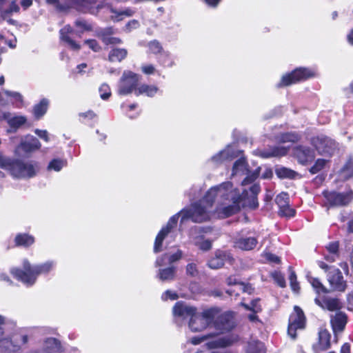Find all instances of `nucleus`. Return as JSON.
Masks as SVG:
<instances>
[{
  "label": "nucleus",
  "instance_id": "1",
  "mask_svg": "<svg viewBox=\"0 0 353 353\" xmlns=\"http://www.w3.org/2000/svg\"><path fill=\"white\" fill-rule=\"evenodd\" d=\"M247 194L245 190H240L230 181L212 186L199 202L170 217L155 239L154 252L157 253L162 250L163 240L176 225L180 215L181 222L188 219L196 223L207 221L212 217L225 219L240 211Z\"/></svg>",
  "mask_w": 353,
  "mask_h": 353
},
{
  "label": "nucleus",
  "instance_id": "2",
  "mask_svg": "<svg viewBox=\"0 0 353 353\" xmlns=\"http://www.w3.org/2000/svg\"><path fill=\"white\" fill-rule=\"evenodd\" d=\"M0 168L8 171L14 179L25 180L35 177L40 170L39 163L35 160L10 158L1 152ZM1 174L0 171V176Z\"/></svg>",
  "mask_w": 353,
  "mask_h": 353
},
{
  "label": "nucleus",
  "instance_id": "3",
  "mask_svg": "<svg viewBox=\"0 0 353 353\" xmlns=\"http://www.w3.org/2000/svg\"><path fill=\"white\" fill-rule=\"evenodd\" d=\"M56 264L55 261L50 260L39 264L32 265L28 259H23L22 268H12L10 269V274L26 286H32L40 274H49L54 269Z\"/></svg>",
  "mask_w": 353,
  "mask_h": 353
},
{
  "label": "nucleus",
  "instance_id": "4",
  "mask_svg": "<svg viewBox=\"0 0 353 353\" xmlns=\"http://www.w3.org/2000/svg\"><path fill=\"white\" fill-rule=\"evenodd\" d=\"M28 341V335L21 329L14 330L9 334H6L5 330H0V350L3 352L17 353Z\"/></svg>",
  "mask_w": 353,
  "mask_h": 353
},
{
  "label": "nucleus",
  "instance_id": "5",
  "mask_svg": "<svg viewBox=\"0 0 353 353\" xmlns=\"http://www.w3.org/2000/svg\"><path fill=\"white\" fill-rule=\"evenodd\" d=\"M216 314V309L210 308L198 312L197 310L193 314L188 321V329L192 332H200L205 330L212 325Z\"/></svg>",
  "mask_w": 353,
  "mask_h": 353
},
{
  "label": "nucleus",
  "instance_id": "6",
  "mask_svg": "<svg viewBox=\"0 0 353 353\" xmlns=\"http://www.w3.org/2000/svg\"><path fill=\"white\" fill-rule=\"evenodd\" d=\"M324 205L327 208H340L347 205L353 199V192L347 188L343 192L335 190L323 192Z\"/></svg>",
  "mask_w": 353,
  "mask_h": 353
},
{
  "label": "nucleus",
  "instance_id": "7",
  "mask_svg": "<svg viewBox=\"0 0 353 353\" xmlns=\"http://www.w3.org/2000/svg\"><path fill=\"white\" fill-rule=\"evenodd\" d=\"M76 26L81 29V31L74 30L70 26H65L60 30V37L61 41L67 43V45L74 50L80 49V46L74 40V36L81 37V33L85 30H89L90 26L84 20H77Z\"/></svg>",
  "mask_w": 353,
  "mask_h": 353
},
{
  "label": "nucleus",
  "instance_id": "8",
  "mask_svg": "<svg viewBox=\"0 0 353 353\" xmlns=\"http://www.w3.org/2000/svg\"><path fill=\"white\" fill-rule=\"evenodd\" d=\"M314 76V72L307 68H298L290 73L282 76L280 81L276 84L277 88L289 86L293 83L305 81Z\"/></svg>",
  "mask_w": 353,
  "mask_h": 353
},
{
  "label": "nucleus",
  "instance_id": "9",
  "mask_svg": "<svg viewBox=\"0 0 353 353\" xmlns=\"http://www.w3.org/2000/svg\"><path fill=\"white\" fill-rule=\"evenodd\" d=\"M140 76L132 71L125 70L118 83L117 93L119 95H128L137 88Z\"/></svg>",
  "mask_w": 353,
  "mask_h": 353
},
{
  "label": "nucleus",
  "instance_id": "10",
  "mask_svg": "<svg viewBox=\"0 0 353 353\" xmlns=\"http://www.w3.org/2000/svg\"><path fill=\"white\" fill-rule=\"evenodd\" d=\"M41 147V143L38 139L32 135L27 134L21 137L19 144L14 150V154L20 157L23 152L24 154H30L39 150Z\"/></svg>",
  "mask_w": 353,
  "mask_h": 353
},
{
  "label": "nucleus",
  "instance_id": "11",
  "mask_svg": "<svg viewBox=\"0 0 353 353\" xmlns=\"http://www.w3.org/2000/svg\"><path fill=\"white\" fill-rule=\"evenodd\" d=\"M260 168H257L254 172H250L248 168L247 163L243 158L237 160L232 168V176L246 175L242 181V185H245L254 181L259 176Z\"/></svg>",
  "mask_w": 353,
  "mask_h": 353
},
{
  "label": "nucleus",
  "instance_id": "12",
  "mask_svg": "<svg viewBox=\"0 0 353 353\" xmlns=\"http://www.w3.org/2000/svg\"><path fill=\"white\" fill-rule=\"evenodd\" d=\"M305 317L303 312L299 306H294V312L289 318L288 333L289 336L294 339L296 336V332L305 327Z\"/></svg>",
  "mask_w": 353,
  "mask_h": 353
},
{
  "label": "nucleus",
  "instance_id": "13",
  "mask_svg": "<svg viewBox=\"0 0 353 353\" xmlns=\"http://www.w3.org/2000/svg\"><path fill=\"white\" fill-rule=\"evenodd\" d=\"M312 144L322 155H332L337 148V144L330 138L320 135L312 139Z\"/></svg>",
  "mask_w": 353,
  "mask_h": 353
},
{
  "label": "nucleus",
  "instance_id": "14",
  "mask_svg": "<svg viewBox=\"0 0 353 353\" xmlns=\"http://www.w3.org/2000/svg\"><path fill=\"white\" fill-rule=\"evenodd\" d=\"M218 310L215 318L212 321L214 327L219 332H228L235 326L234 313L233 312H225L217 316Z\"/></svg>",
  "mask_w": 353,
  "mask_h": 353
},
{
  "label": "nucleus",
  "instance_id": "15",
  "mask_svg": "<svg viewBox=\"0 0 353 353\" xmlns=\"http://www.w3.org/2000/svg\"><path fill=\"white\" fill-rule=\"evenodd\" d=\"M62 351L61 341L54 337L46 338L39 345L31 348L26 353H54Z\"/></svg>",
  "mask_w": 353,
  "mask_h": 353
},
{
  "label": "nucleus",
  "instance_id": "16",
  "mask_svg": "<svg viewBox=\"0 0 353 353\" xmlns=\"http://www.w3.org/2000/svg\"><path fill=\"white\" fill-rule=\"evenodd\" d=\"M239 341L238 335L235 334H231L223 337L218 338L215 340L208 342L205 346L209 350L207 351H198L196 353H219L218 351H210V350L216 348H223L233 345L234 343ZM186 353V352H185Z\"/></svg>",
  "mask_w": 353,
  "mask_h": 353
},
{
  "label": "nucleus",
  "instance_id": "17",
  "mask_svg": "<svg viewBox=\"0 0 353 353\" xmlns=\"http://www.w3.org/2000/svg\"><path fill=\"white\" fill-rule=\"evenodd\" d=\"M196 311V307L183 301L176 302L172 309V313L176 321L187 319H190Z\"/></svg>",
  "mask_w": 353,
  "mask_h": 353
},
{
  "label": "nucleus",
  "instance_id": "18",
  "mask_svg": "<svg viewBox=\"0 0 353 353\" xmlns=\"http://www.w3.org/2000/svg\"><path fill=\"white\" fill-rule=\"evenodd\" d=\"M237 153L233 145H228L224 150L212 157L209 160V163L214 165H218L225 161L231 160L237 157Z\"/></svg>",
  "mask_w": 353,
  "mask_h": 353
},
{
  "label": "nucleus",
  "instance_id": "19",
  "mask_svg": "<svg viewBox=\"0 0 353 353\" xmlns=\"http://www.w3.org/2000/svg\"><path fill=\"white\" fill-rule=\"evenodd\" d=\"M328 281L332 288L340 292L345 290L346 284L341 271L336 268H332L327 275Z\"/></svg>",
  "mask_w": 353,
  "mask_h": 353
},
{
  "label": "nucleus",
  "instance_id": "20",
  "mask_svg": "<svg viewBox=\"0 0 353 353\" xmlns=\"http://www.w3.org/2000/svg\"><path fill=\"white\" fill-rule=\"evenodd\" d=\"M233 258L230 253L219 250L215 256L208 261V266L211 269H219L224 265L225 261H232Z\"/></svg>",
  "mask_w": 353,
  "mask_h": 353
},
{
  "label": "nucleus",
  "instance_id": "21",
  "mask_svg": "<svg viewBox=\"0 0 353 353\" xmlns=\"http://www.w3.org/2000/svg\"><path fill=\"white\" fill-rule=\"evenodd\" d=\"M183 252L178 249L175 252H168L159 257H158L155 261V265L157 267L163 266L166 265H170L179 260L182 257Z\"/></svg>",
  "mask_w": 353,
  "mask_h": 353
},
{
  "label": "nucleus",
  "instance_id": "22",
  "mask_svg": "<svg viewBox=\"0 0 353 353\" xmlns=\"http://www.w3.org/2000/svg\"><path fill=\"white\" fill-rule=\"evenodd\" d=\"M330 321L333 332L336 335L344 330L347 323V316L343 312H336L334 316H331Z\"/></svg>",
  "mask_w": 353,
  "mask_h": 353
},
{
  "label": "nucleus",
  "instance_id": "23",
  "mask_svg": "<svg viewBox=\"0 0 353 353\" xmlns=\"http://www.w3.org/2000/svg\"><path fill=\"white\" fill-rule=\"evenodd\" d=\"M14 245L17 247L29 248L35 242V238L28 233H18L14 237Z\"/></svg>",
  "mask_w": 353,
  "mask_h": 353
},
{
  "label": "nucleus",
  "instance_id": "24",
  "mask_svg": "<svg viewBox=\"0 0 353 353\" xmlns=\"http://www.w3.org/2000/svg\"><path fill=\"white\" fill-rule=\"evenodd\" d=\"M294 155L297 157L300 163H305L314 158V153L307 147L299 146L294 150Z\"/></svg>",
  "mask_w": 353,
  "mask_h": 353
},
{
  "label": "nucleus",
  "instance_id": "25",
  "mask_svg": "<svg viewBox=\"0 0 353 353\" xmlns=\"http://www.w3.org/2000/svg\"><path fill=\"white\" fill-rule=\"evenodd\" d=\"M258 243L255 237L240 238L234 241L236 248L243 250H251L254 249Z\"/></svg>",
  "mask_w": 353,
  "mask_h": 353
},
{
  "label": "nucleus",
  "instance_id": "26",
  "mask_svg": "<svg viewBox=\"0 0 353 353\" xmlns=\"http://www.w3.org/2000/svg\"><path fill=\"white\" fill-rule=\"evenodd\" d=\"M110 12L111 20L117 22L123 20L125 17H132L134 14L135 11L130 8H127L123 10H117L114 8H111Z\"/></svg>",
  "mask_w": 353,
  "mask_h": 353
},
{
  "label": "nucleus",
  "instance_id": "27",
  "mask_svg": "<svg viewBox=\"0 0 353 353\" xmlns=\"http://www.w3.org/2000/svg\"><path fill=\"white\" fill-rule=\"evenodd\" d=\"M158 91V88L155 85L147 84H138L137 88L135 89V95H145L149 97H154Z\"/></svg>",
  "mask_w": 353,
  "mask_h": 353
},
{
  "label": "nucleus",
  "instance_id": "28",
  "mask_svg": "<svg viewBox=\"0 0 353 353\" xmlns=\"http://www.w3.org/2000/svg\"><path fill=\"white\" fill-rule=\"evenodd\" d=\"M5 120L7 121L9 126L14 129V131L15 132L26 123L27 118L23 115H15L10 117V114L9 113L8 118H6Z\"/></svg>",
  "mask_w": 353,
  "mask_h": 353
},
{
  "label": "nucleus",
  "instance_id": "29",
  "mask_svg": "<svg viewBox=\"0 0 353 353\" xmlns=\"http://www.w3.org/2000/svg\"><path fill=\"white\" fill-rule=\"evenodd\" d=\"M288 149L286 147L278 146L271 149L270 151H259V155L263 158L272 157H281L288 153Z\"/></svg>",
  "mask_w": 353,
  "mask_h": 353
},
{
  "label": "nucleus",
  "instance_id": "30",
  "mask_svg": "<svg viewBox=\"0 0 353 353\" xmlns=\"http://www.w3.org/2000/svg\"><path fill=\"white\" fill-rule=\"evenodd\" d=\"M112 34L113 30L111 28L103 30L101 32L100 36L101 37V39L104 43L109 45L119 44L121 43V40L119 38L112 37L111 34Z\"/></svg>",
  "mask_w": 353,
  "mask_h": 353
},
{
  "label": "nucleus",
  "instance_id": "31",
  "mask_svg": "<svg viewBox=\"0 0 353 353\" xmlns=\"http://www.w3.org/2000/svg\"><path fill=\"white\" fill-rule=\"evenodd\" d=\"M331 335L326 330H321L319 332V345L321 350H325L330 347Z\"/></svg>",
  "mask_w": 353,
  "mask_h": 353
},
{
  "label": "nucleus",
  "instance_id": "32",
  "mask_svg": "<svg viewBox=\"0 0 353 353\" xmlns=\"http://www.w3.org/2000/svg\"><path fill=\"white\" fill-rule=\"evenodd\" d=\"M159 63L165 68H172L176 65L175 57L169 52L163 51L159 57Z\"/></svg>",
  "mask_w": 353,
  "mask_h": 353
},
{
  "label": "nucleus",
  "instance_id": "33",
  "mask_svg": "<svg viewBox=\"0 0 353 353\" xmlns=\"http://www.w3.org/2000/svg\"><path fill=\"white\" fill-rule=\"evenodd\" d=\"M176 268L174 266L163 269H159L158 272V278L162 281H172L175 276Z\"/></svg>",
  "mask_w": 353,
  "mask_h": 353
},
{
  "label": "nucleus",
  "instance_id": "34",
  "mask_svg": "<svg viewBox=\"0 0 353 353\" xmlns=\"http://www.w3.org/2000/svg\"><path fill=\"white\" fill-rule=\"evenodd\" d=\"M341 180H348L353 177V161L349 159L339 172Z\"/></svg>",
  "mask_w": 353,
  "mask_h": 353
},
{
  "label": "nucleus",
  "instance_id": "35",
  "mask_svg": "<svg viewBox=\"0 0 353 353\" xmlns=\"http://www.w3.org/2000/svg\"><path fill=\"white\" fill-rule=\"evenodd\" d=\"M49 105V101L47 99H42L40 102L36 104L33 109V112L36 118L39 119L47 112Z\"/></svg>",
  "mask_w": 353,
  "mask_h": 353
},
{
  "label": "nucleus",
  "instance_id": "36",
  "mask_svg": "<svg viewBox=\"0 0 353 353\" xmlns=\"http://www.w3.org/2000/svg\"><path fill=\"white\" fill-rule=\"evenodd\" d=\"M199 228H195L192 230L190 234V238L192 239L194 244L199 247V248L203 251L209 250L212 248V242L209 240L201 241V239L199 237H194L193 232H196Z\"/></svg>",
  "mask_w": 353,
  "mask_h": 353
},
{
  "label": "nucleus",
  "instance_id": "37",
  "mask_svg": "<svg viewBox=\"0 0 353 353\" xmlns=\"http://www.w3.org/2000/svg\"><path fill=\"white\" fill-rule=\"evenodd\" d=\"M246 353H265V348L262 342L252 340L248 344Z\"/></svg>",
  "mask_w": 353,
  "mask_h": 353
},
{
  "label": "nucleus",
  "instance_id": "38",
  "mask_svg": "<svg viewBox=\"0 0 353 353\" xmlns=\"http://www.w3.org/2000/svg\"><path fill=\"white\" fill-rule=\"evenodd\" d=\"M127 50L124 48H114L109 54V60L112 62L121 61L127 56Z\"/></svg>",
  "mask_w": 353,
  "mask_h": 353
},
{
  "label": "nucleus",
  "instance_id": "39",
  "mask_svg": "<svg viewBox=\"0 0 353 353\" xmlns=\"http://www.w3.org/2000/svg\"><path fill=\"white\" fill-rule=\"evenodd\" d=\"M1 94L2 97L3 95L7 97L12 103L16 104L17 105L23 103V97L18 92L3 90Z\"/></svg>",
  "mask_w": 353,
  "mask_h": 353
},
{
  "label": "nucleus",
  "instance_id": "40",
  "mask_svg": "<svg viewBox=\"0 0 353 353\" xmlns=\"http://www.w3.org/2000/svg\"><path fill=\"white\" fill-rule=\"evenodd\" d=\"M67 165V161L62 159H54L50 161L48 165V170L59 172Z\"/></svg>",
  "mask_w": 353,
  "mask_h": 353
},
{
  "label": "nucleus",
  "instance_id": "41",
  "mask_svg": "<svg viewBox=\"0 0 353 353\" xmlns=\"http://www.w3.org/2000/svg\"><path fill=\"white\" fill-rule=\"evenodd\" d=\"M241 305L247 310L252 311L254 313H259L262 311V307L260 304V299H255L250 304L241 303Z\"/></svg>",
  "mask_w": 353,
  "mask_h": 353
},
{
  "label": "nucleus",
  "instance_id": "42",
  "mask_svg": "<svg viewBox=\"0 0 353 353\" xmlns=\"http://www.w3.org/2000/svg\"><path fill=\"white\" fill-rule=\"evenodd\" d=\"M47 1L54 5L60 10H65L70 7L75 6L73 3V0H67L65 3L62 2L63 0H47Z\"/></svg>",
  "mask_w": 353,
  "mask_h": 353
},
{
  "label": "nucleus",
  "instance_id": "43",
  "mask_svg": "<svg viewBox=\"0 0 353 353\" xmlns=\"http://www.w3.org/2000/svg\"><path fill=\"white\" fill-rule=\"evenodd\" d=\"M327 310L330 311H334L340 308V303L338 299H327L324 301V305Z\"/></svg>",
  "mask_w": 353,
  "mask_h": 353
},
{
  "label": "nucleus",
  "instance_id": "44",
  "mask_svg": "<svg viewBox=\"0 0 353 353\" xmlns=\"http://www.w3.org/2000/svg\"><path fill=\"white\" fill-rule=\"evenodd\" d=\"M148 48L149 52L154 54L162 53L163 52L162 46L157 40H153L149 42L148 43Z\"/></svg>",
  "mask_w": 353,
  "mask_h": 353
},
{
  "label": "nucleus",
  "instance_id": "45",
  "mask_svg": "<svg viewBox=\"0 0 353 353\" xmlns=\"http://www.w3.org/2000/svg\"><path fill=\"white\" fill-rule=\"evenodd\" d=\"M276 175L279 178H289L292 179L294 177L296 173L292 170L286 168H280L276 170Z\"/></svg>",
  "mask_w": 353,
  "mask_h": 353
},
{
  "label": "nucleus",
  "instance_id": "46",
  "mask_svg": "<svg viewBox=\"0 0 353 353\" xmlns=\"http://www.w3.org/2000/svg\"><path fill=\"white\" fill-rule=\"evenodd\" d=\"M327 161L322 159H319L315 162L314 165L310 168V172L316 174L322 170L326 165Z\"/></svg>",
  "mask_w": 353,
  "mask_h": 353
},
{
  "label": "nucleus",
  "instance_id": "47",
  "mask_svg": "<svg viewBox=\"0 0 353 353\" xmlns=\"http://www.w3.org/2000/svg\"><path fill=\"white\" fill-rule=\"evenodd\" d=\"M309 281L312 285V287L316 290L317 293L327 292L325 288L323 285V284L320 282V281L316 278H310L309 279Z\"/></svg>",
  "mask_w": 353,
  "mask_h": 353
},
{
  "label": "nucleus",
  "instance_id": "48",
  "mask_svg": "<svg viewBox=\"0 0 353 353\" xmlns=\"http://www.w3.org/2000/svg\"><path fill=\"white\" fill-rule=\"evenodd\" d=\"M299 137L296 133L288 132L281 134L280 141L282 142H296L299 140Z\"/></svg>",
  "mask_w": 353,
  "mask_h": 353
},
{
  "label": "nucleus",
  "instance_id": "49",
  "mask_svg": "<svg viewBox=\"0 0 353 353\" xmlns=\"http://www.w3.org/2000/svg\"><path fill=\"white\" fill-rule=\"evenodd\" d=\"M19 11V6L15 1H12L8 9L1 12V16L5 19L8 14Z\"/></svg>",
  "mask_w": 353,
  "mask_h": 353
},
{
  "label": "nucleus",
  "instance_id": "50",
  "mask_svg": "<svg viewBox=\"0 0 353 353\" xmlns=\"http://www.w3.org/2000/svg\"><path fill=\"white\" fill-rule=\"evenodd\" d=\"M289 197L286 193L282 192L276 196L275 199V201L279 208H284L287 204H288Z\"/></svg>",
  "mask_w": 353,
  "mask_h": 353
},
{
  "label": "nucleus",
  "instance_id": "51",
  "mask_svg": "<svg viewBox=\"0 0 353 353\" xmlns=\"http://www.w3.org/2000/svg\"><path fill=\"white\" fill-rule=\"evenodd\" d=\"M289 270L290 272L289 279L290 282L291 288L294 292H298L299 290V286L296 281V275L295 272L292 270L291 267H289Z\"/></svg>",
  "mask_w": 353,
  "mask_h": 353
},
{
  "label": "nucleus",
  "instance_id": "52",
  "mask_svg": "<svg viewBox=\"0 0 353 353\" xmlns=\"http://www.w3.org/2000/svg\"><path fill=\"white\" fill-rule=\"evenodd\" d=\"M100 97L102 99L106 100L111 95V91L108 84L103 83L99 88Z\"/></svg>",
  "mask_w": 353,
  "mask_h": 353
},
{
  "label": "nucleus",
  "instance_id": "53",
  "mask_svg": "<svg viewBox=\"0 0 353 353\" xmlns=\"http://www.w3.org/2000/svg\"><path fill=\"white\" fill-rule=\"evenodd\" d=\"M279 214L281 216L286 217H292L295 214V210L287 204L284 208H279Z\"/></svg>",
  "mask_w": 353,
  "mask_h": 353
},
{
  "label": "nucleus",
  "instance_id": "54",
  "mask_svg": "<svg viewBox=\"0 0 353 353\" xmlns=\"http://www.w3.org/2000/svg\"><path fill=\"white\" fill-rule=\"evenodd\" d=\"M272 278L276 283L281 288L285 286V281L284 276L279 272H274L272 274Z\"/></svg>",
  "mask_w": 353,
  "mask_h": 353
},
{
  "label": "nucleus",
  "instance_id": "55",
  "mask_svg": "<svg viewBox=\"0 0 353 353\" xmlns=\"http://www.w3.org/2000/svg\"><path fill=\"white\" fill-rule=\"evenodd\" d=\"M236 292L235 293L236 296L239 295V291H242L244 292H248V294H251L253 289L252 286L249 284H245L243 283H239L236 285Z\"/></svg>",
  "mask_w": 353,
  "mask_h": 353
},
{
  "label": "nucleus",
  "instance_id": "56",
  "mask_svg": "<svg viewBox=\"0 0 353 353\" xmlns=\"http://www.w3.org/2000/svg\"><path fill=\"white\" fill-rule=\"evenodd\" d=\"M35 134H37L40 139H43L46 142L50 141L49 133L46 130L35 129L34 130Z\"/></svg>",
  "mask_w": 353,
  "mask_h": 353
},
{
  "label": "nucleus",
  "instance_id": "57",
  "mask_svg": "<svg viewBox=\"0 0 353 353\" xmlns=\"http://www.w3.org/2000/svg\"><path fill=\"white\" fill-rule=\"evenodd\" d=\"M179 298L178 294L173 291L171 290H167L165 291L161 296V299L163 301H167L168 299H170L172 301L176 300Z\"/></svg>",
  "mask_w": 353,
  "mask_h": 353
},
{
  "label": "nucleus",
  "instance_id": "58",
  "mask_svg": "<svg viewBox=\"0 0 353 353\" xmlns=\"http://www.w3.org/2000/svg\"><path fill=\"white\" fill-rule=\"evenodd\" d=\"M186 273L191 276H196L198 275V270L196 265L194 263H189L186 266Z\"/></svg>",
  "mask_w": 353,
  "mask_h": 353
},
{
  "label": "nucleus",
  "instance_id": "59",
  "mask_svg": "<svg viewBox=\"0 0 353 353\" xmlns=\"http://www.w3.org/2000/svg\"><path fill=\"white\" fill-rule=\"evenodd\" d=\"M139 27V22L137 20L133 19L130 21L125 26L124 30L126 32H130L132 30H135Z\"/></svg>",
  "mask_w": 353,
  "mask_h": 353
},
{
  "label": "nucleus",
  "instance_id": "60",
  "mask_svg": "<svg viewBox=\"0 0 353 353\" xmlns=\"http://www.w3.org/2000/svg\"><path fill=\"white\" fill-rule=\"evenodd\" d=\"M227 283L230 285H234V289H230V290H228L226 291V292L230 295V296H232L233 294H235L237 289H236V285L239 284V283H237L236 281V279H234V278H232V277H229L228 279H227Z\"/></svg>",
  "mask_w": 353,
  "mask_h": 353
},
{
  "label": "nucleus",
  "instance_id": "61",
  "mask_svg": "<svg viewBox=\"0 0 353 353\" xmlns=\"http://www.w3.org/2000/svg\"><path fill=\"white\" fill-rule=\"evenodd\" d=\"M79 117L82 119L81 121L83 122L85 119L92 120L97 117V115L93 111L88 110L85 112L80 113Z\"/></svg>",
  "mask_w": 353,
  "mask_h": 353
},
{
  "label": "nucleus",
  "instance_id": "62",
  "mask_svg": "<svg viewBox=\"0 0 353 353\" xmlns=\"http://www.w3.org/2000/svg\"><path fill=\"white\" fill-rule=\"evenodd\" d=\"M85 43L94 52H98L101 49V47L98 44L97 41L94 39H88L85 41Z\"/></svg>",
  "mask_w": 353,
  "mask_h": 353
},
{
  "label": "nucleus",
  "instance_id": "63",
  "mask_svg": "<svg viewBox=\"0 0 353 353\" xmlns=\"http://www.w3.org/2000/svg\"><path fill=\"white\" fill-rule=\"evenodd\" d=\"M208 335L203 336H194L188 340V341L193 345H199L208 338Z\"/></svg>",
  "mask_w": 353,
  "mask_h": 353
},
{
  "label": "nucleus",
  "instance_id": "64",
  "mask_svg": "<svg viewBox=\"0 0 353 353\" xmlns=\"http://www.w3.org/2000/svg\"><path fill=\"white\" fill-rule=\"evenodd\" d=\"M327 248L330 254H336L338 252L339 244L337 242L331 243L329 244Z\"/></svg>",
  "mask_w": 353,
  "mask_h": 353
}]
</instances>
